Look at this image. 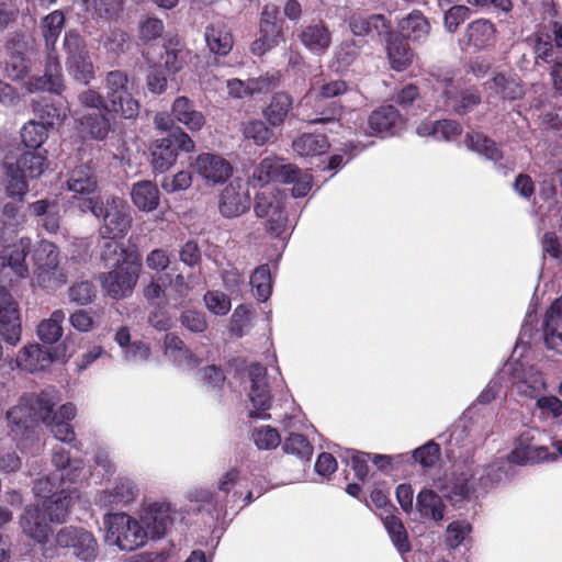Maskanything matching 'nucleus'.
Here are the masks:
<instances>
[{
	"label": "nucleus",
	"instance_id": "58836bf2",
	"mask_svg": "<svg viewBox=\"0 0 562 562\" xmlns=\"http://www.w3.org/2000/svg\"><path fill=\"white\" fill-rule=\"evenodd\" d=\"M209 49L217 55L225 56L233 48V35L227 25L216 22L209 25L204 33Z\"/></svg>",
	"mask_w": 562,
	"mask_h": 562
},
{
	"label": "nucleus",
	"instance_id": "052dcab7",
	"mask_svg": "<svg viewBox=\"0 0 562 562\" xmlns=\"http://www.w3.org/2000/svg\"><path fill=\"white\" fill-rule=\"evenodd\" d=\"M108 54L119 56L130 47L128 34L119 27L111 29L100 41Z\"/></svg>",
	"mask_w": 562,
	"mask_h": 562
},
{
	"label": "nucleus",
	"instance_id": "bb28decb",
	"mask_svg": "<svg viewBox=\"0 0 562 562\" xmlns=\"http://www.w3.org/2000/svg\"><path fill=\"white\" fill-rule=\"evenodd\" d=\"M504 369L512 374L513 383L518 392L525 396L533 397L544 390L546 383L542 374L533 367L525 368L522 364H506Z\"/></svg>",
	"mask_w": 562,
	"mask_h": 562
},
{
	"label": "nucleus",
	"instance_id": "603ef678",
	"mask_svg": "<svg viewBox=\"0 0 562 562\" xmlns=\"http://www.w3.org/2000/svg\"><path fill=\"white\" fill-rule=\"evenodd\" d=\"M486 86L504 100H516L522 95L520 83L514 77H507L504 74L494 76Z\"/></svg>",
	"mask_w": 562,
	"mask_h": 562
},
{
	"label": "nucleus",
	"instance_id": "6ab92c4d",
	"mask_svg": "<svg viewBox=\"0 0 562 562\" xmlns=\"http://www.w3.org/2000/svg\"><path fill=\"white\" fill-rule=\"evenodd\" d=\"M139 495V487L135 480L128 476H117L111 486L100 491L95 496V505L112 509L132 504Z\"/></svg>",
	"mask_w": 562,
	"mask_h": 562
},
{
	"label": "nucleus",
	"instance_id": "393cba45",
	"mask_svg": "<svg viewBox=\"0 0 562 562\" xmlns=\"http://www.w3.org/2000/svg\"><path fill=\"white\" fill-rule=\"evenodd\" d=\"M465 144L470 150L492 161L494 168L503 176H506L513 169L509 160L504 157L497 144L486 135L479 132L468 133Z\"/></svg>",
	"mask_w": 562,
	"mask_h": 562
},
{
	"label": "nucleus",
	"instance_id": "5fc2aeb1",
	"mask_svg": "<svg viewBox=\"0 0 562 562\" xmlns=\"http://www.w3.org/2000/svg\"><path fill=\"white\" fill-rule=\"evenodd\" d=\"M472 525L464 519L451 521L446 529L445 542L450 549H457L471 540Z\"/></svg>",
	"mask_w": 562,
	"mask_h": 562
},
{
	"label": "nucleus",
	"instance_id": "39448f33",
	"mask_svg": "<svg viewBox=\"0 0 562 562\" xmlns=\"http://www.w3.org/2000/svg\"><path fill=\"white\" fill-rule=\"evenodd\" d=\"M3 166L7 173V193L22 200L29 190L27 179H35L47 168L46 150L25 151L15 157L5 154Z\"/></svg>",
	"mask_w": 562,
	"mask_h": 562
},
{
	"label": "nucleus",
	"instance_id": "6e6d98bb",
	"mask_svg": "<svg viewBox=\"0 0 562 562\" xmlns=\"http://www.w3.org/2000/svg\"><path fill=\"white\" fill-rule=\"evenodd\" d=\"M190 52L186 49L179 42H169L165 45V54L162 56L164 65L170 74L180 71L187 64Z\"/></svg>",
	"mask_w": 562,
	"mask_h": 562
},
{
	"label": "nucleus",
	"instance_id": "de8ad7c7",
	"mask_svg": "<svg viewBox=\"0 0 562 562\" xmlns=\"http://www.w3.org/2000/svg\"><path fill=\"white\" fill-rule=\"evenodd\" d=\"M387 58L392 69L405 70L413 61L414 54L407 43L400 37H391L386 44Z\"/></svg>",
	"mask_w": 562,
	"mask_h": 562
},
{
	"label": "nucleus",
	"instance_id": "5701e85b",
	"mask_svg": "<svg viewBox=\"0 0 562 562\" xmlns=\"http://www.w3.org/2000/svg\"><path fill=\"white\" fill-rule=\"evenodd\" d=\"M191 166L199 176L212 184L225 182L233 173L232 165L224 157L212 153L198 155Z\"/></svg>",
	"mask_w": 562,
	"mask_h": 562
},
{
	"label": "nucleus",
	"instance_id": "864d4df0",
	"mask_svg": "<svg viewBox=\"0 0 562 562\" xmlns=\"http://www.w3.org/2000/svg\"><path fill=\"white\" fill-rule=\"evenodd\" d=\"M81 132L95 139H103L110 130L109 120L102 112H91L79 117Z\"/></svg>",
	"mask_w": 562,
	"mask_h": 562
},
{
	"label": "nucleus",
	"instance_id": "3c124183",
	"mask_svg": "<svg viewBox=\"0 0 562 562\" xmlns=\"http://www.w3.org/2000/svg\"><path fill=\"white\" fill-rule=\"evenodd\" d=\"M66 314L63 310L54 311L50 316L43 319L37 326V336L44 344H55L63 336V322Z\"/></svg>",
	"mask_w": 562,
	"mask_h": 562
},
{
	"label": "nucleus",
	"instance_id": "2eb2a0df",
	"mask_svg": "<svg viewBox=\"0 0 562 562\" xmlns=\"http://www.w3.org/2000/svg\"><path fill=\"white\" fill-rule=\"evenodd\" d=\"M139 265H127L115 268L99 277L102 291L113 300H122L130 296L139 277Z\"/></svg>",
	"mask_w": 562,
	"mask_h": 562
},
{
	"label": "nucleus",
	"instance_id": "6e6552de",
	"mask_svg": "<svg viewBox=\"0 0 562 562\" xmlns=\"http://www.w3.org/2000/svg\"><path fill=\"white\" fill-rule=\"evenodd\" d=\"M63 49L66 69L76 81L88 85L94 79L95 70L86 41L77 31L65 33Z\"/></svg>",
	"mask_w": 562,
	"mask_h": 562
},
{
	"label": "nucleus",
	"instance_id": "b1692460",
	"mask_svg": "<svg viewBox=\"0 0 562 562\" xmlns=\"http://www.w3.org/2000/svg\"><path fill=\"white\" fill-rule=\"evenodd\" d=\"M64 79L58 55L49 52L46 56L45 70L43 76L32 77L26 82L29 92L48 91L60 94L64 90Z\"/></svg>",
	"mask_w": 562,
	"mask_h": 562
},
{
	"label": "nucleus",
	"instance_id": "2f4dec72",
	"mask_svg": "<svg viewBox=\"0 0 562 562\" xmlns=\"http://www.w3.org/2000/svg\"><path fill=\"white\" fill-rule=\"evenodd\" d=\"M104 241L100 246V257L104 265L109 268H122L127 265H139L137 256L127 250L124 245L119 241L120 238H102Z\"/></svg>",
	"mask_w": 562,
	"mask_h": 562
},
{
	"label": "nucleus",
	"instance_id": "20e7f679",
	"mask_svg": "<svg viewBox=\"0 0 562 562\" xmlns=\"http://www.w3.org/2000/svg\"><path fill=\"white\" fill-rule=\"evenodd\" d=\"M244 479L239 470L231 469L218 479L217 490L199 488L192 493L196 502L207 510L213 519H224L228 510H236L238 502L244 495Z\"/></svg>",
	"mask_w": 562,
	"mask_h": 562
},
{
	"label": "nucleus",
	"instance_id": "aec40b11",
	"mask_svg": "<svg viewBox=\"0 0 562 562\" xmlns=\"http://www.w3.org/2000/svg\"><path fill=\"white\" fill-rule=\"evenodd\" d=\"M169 505L164 502H143L137 512V519L140 521L143 530L147 533V539H159L166 533L170 522Z\"/></svg>",
	"mask_w": 562,
	"mask_h": 562
},
{
	"label": "nucleus",
	"instance_id": "49530a36",
	"mask_svg": "<svg viewBox=\"0 0 562 562\" xmlns=\"http://www.w3.org/2000/svg\"><path fill=\"white\" fill-rule=\"evenodd\" d=\"M416 506L423 518L439 521L445 516V504L431 490H423L418 493Z\"/></svg>",
	"mask_w": 562,
	"mask_h": 562
},
{
	"label": "nucleus",
	"instance_id": "f704fd0d",
	"mask_svg": "<svg viewBox=\"0 0 562 562\" xmlns=\"http://www.w3.org/2000/svg\"><path fill=\"white\" fill-rule=\"evenodd\" d=\"M172 117L191 132L200 131L205 124V116L198 111L187 97H178L171 106Z\"/></svg>",
	"mask_w": 562,
	"mask_h": 562
},
{
	"label": "nucleus",
	"instance_id": "ddd939ff",
	"mask_svg": "<svg viewBox=\"0 0 562 562\" xmlns=\"http://www.w3.org/2000/svg\"><path fill=\"white\" fill-rule=\"evenodd\" d=\"M7 419L11 432L21 440L34 442V425L38 418L36 397L22 396L18 405L7 412Z\"/></svg>",
	"mask_w": 562,
	"mask_h": 562
},
{
	"label": "nucleus",
	"instance_id": "f03ea898",
	"mask_svg": "<svg viewBox=\"0 0 562 562\" xmlns=\"http://www.w3.org/2000/svg\"><path fill=\"white\" fill-rule=\"evenodd\" d=\"M512 464L514 463L508 457L497 458L487 465H479L473 461L465 463L441 486L440 491L451 502H461L477 491H485L507 480Z\"/></svg>",
	"mask_w": 562,
	"mask_h": 562
},
{
	"label": "nucleus",
	"instance_id": "423d86ee",
	"mask_svg": "<svg viewBox=\"0 0 562 562\" xmlns=\"http://www.w3.org/2000/svg\"><path fill=\"white\" fill-rule=\"evenodd\" d=\"M105 111L123 119H135L139 113V102L135 98L137 82L122 70L109 71L103 80Z\"/></svg>",
	"mask_w": 562,
	"mask_h": 562
},
{
	"label": "nucleus",
	"instance_id": "9b49d317",
	"mask_svg": "<svg viewBox=\"0 0 562 562\" xmlns=\"http://www.w3.org/2000/svg\"><path fill=\"white\" fill-rule=\"evenodd\" d=\"M527 43L532 47L537 63L541 59L562 67V55H558V48H562V24L550 22L543 30L529 36Z\"/></svg>",
	"mask_w": 562,
	"mask_h": 562
},
{
	"label": "nucleus",
	"instance_id": "37998d69",
	"mask_svg": "<svg viewBox=\"0 0 562 562\" xmlns=\"http://www.w3.org/2000/svg\"><path fill=\"white\" fill-rule=\"evenodd\" d=\"M402 123L398 111L393 105H383L371 113L368 120L373 133L393 132Z\"/></svg>",
	"mask_w": 562,
	"mask_h": 562
},
{
	"label": "nucleus",
	"instance_id": "774afa93",
	"mask_svg": "<svg viewBox=\"0 0 562 562\" xmlns=\"http://www.w3.org/2000/svg\"><path fill=\"white\" fill-rule=\"evenodd\" d=\"M536 406L542 418L562 424V401L560 398L554 395H543L537 400Z\"/></svg>",
	"mask_w": 562,
	"mask_h": 562
},
{
	"label": "nucleus",
	"instance_id": "1a4fd4ad",
	"mask_svg": "<svg viewBox=\"0 0 562 562\" xmlns=\"http://www.w3.org/2000/svg\"><path fill=\"white\" fill-rule=\"evenodd\" d=\"M194 147V140L180 128H177L168 137L155 140L150 154L154 171L166 172L177 161L178 150L191 153Z\"/></svg>",
	"mask_w": 562,
	"mask_h": 562
},
{
	"label": "nucleus",
	"instance_id": "7c9ffc66",
	"mask_svg": "<svg viewBox=\"0 0 562 562\" xmlns=\"http://www.w3.org/2000/svg\"><path fill=\"white\" fill-rule=\"evenodd\" d=\"M53 360V355L46 347L29 344L19 351L15 363L21 370L34 373L48 368Z\"/></svg>",
	"mask_w": 562,
	"mask_h": 562
},
{
	"label": "nucleus",
	"instance_id": "0eeeda50",
	"mask_svg": "<svg viewBox=\"0 0 562 562\" xmlns=\"http://www.w3.org/2000/svg\"><path fill=\"white\" fill-rule=\"evenodd\" d=\"M106 529L105 541L123 551H133L144 547L148 539L140 521L127 513H108L103 517Z\"/></svg>",
	"mask_w": 562,
	"mask_h": 562
},
{
	"label": "nucleus",
	"instance_id": "4d7b16f0",
	"mask_svg": "<svg viewBox=\"0 0 562 562\" xmlns=\"http://www.w3.org/2000/svg\"><path fill=\"white\" fill-rule=\"evenodd\" d=\"M383 525L397 551L400 553L408 552L411 546L402 520L396 516L387 515L383 518Z\"/></svg>",
	"mask_w": 562,
	"mask_h": 562
},
{
	"label": "nucleus",
	"instance_id": "412c9836",
	"mask_svg": "<svg viewBox=\"0 0 562 562\" xmlns=\"http://www.w3.org/2000/svg\"><path fill=\"white\" fill-rule=\"evenodd\" d=\"M21 321L16 301L4 286H0V336L15 346L21 339Z\"/></svg>",
	"mask_w": 562,
	"mask_h": 562
},
{
	"label": "nucleus",
	"instance_id": "a18cd8bd",
	"mask_svg": "<svg viewBox=\"0 0 562 562\" xmlns=\"http://www.w3.org/2000/svg\"><path fill=\"white\" fill-rule=\"evenodd\" d=\"M65 26V15L61 11L55 10L42 19L41 29L45 41L46 54L56 52V42Z\"/></svg>",
	"mask_w": 562,
	"mask_h": 562
},
{
	"label": "nucleus",
	"instance_id": "a878e982",
	"mask_svg": "<svg viewBox=\"0 0 562 562\" xmlns=\"http://www.w3.org/2000/svg\"><path fill=\"white\" fill-rule=\"evenodd\" d=\"M250 206V195L239 182H231L220 195L218 210L226 218L243 215Z\"/></svg>",
	"mask_w": 562,
	"mask_h": 562
},
{
	"label": "nucleus",
	"instance_id": "e2e57ef3",
	"mask_svg": "<svg viewBox=\"0 0 562 562\" xmlns=\"http://www.w3.org/2000/svg\"><path fill=\"white\" fill-rule=\"evenodd\" d=\"M282 32V21L279 19V9L277 5H265L260 18V34L280 38Z\"/></svg>",
	"mask_w": 562,
	"mask_h": 562
},
{
	"label": "nucleus",
	"instance_id": "8fccbe9b",
	"mask_svg": "<svg viewBox=\"0 0 562 562\" xmlns=\"http://www.w3.org/2000/svg\"><path fill=\"white\" fill-rule=\"evenodd\" d=\"M91 11L94 20L112 22L116 21L123 10L124 0H81Z\"/></svg>",
	"mask_w": 562,
	"mask_h": 562
},
{
	"label": "nucleus",
	"instance_id": "7ed1b4c3",
	"mask_svg": "<svg viewBox=\"0 0 562 562\" xmlns=\"http://www.w3.org/2000/svg\"><path fill=\"white\" fill-rule=\"evenodd\" d=\"M79 209L102 220L99 227L100 238H123L131 229V209L120 196L104 194L85 198L81 200Z\"/></svg>",
	"mask_w": 562,
	"mask_h": 562
},
{
	"label": "nucleus",
	"instance_id": "13d9d810",
	"mask_svg": "<svg viewBox=\"0 0 562 562\" xmlns=\"http://www.w3.org/2000/svg\"><path fill=\"white\" fill-rule=\"evenodd\" d=\"M255 293L261 302H266L271 295V272L268 265H261L252 272L249 280Z\"/></svg>",
	"mask_w": 562,
	"mask_h": 562
},
{
	"label": "nucleus",
	"instance_id": "a211bd4d",
	"mask_svg": "<svg viewBox=\"0 0 562 562\" xmlns=\"http://www.w3.org/2000/svg\"><path fill=\"white\" fill-rule=\"evenodd\" d=\"M57 546L72 548L74 554L85 562H91L98 553V542L94 536L80 527L61 528L55 538Z\"/></svg>",
	"mask_w": 562,
	"mask_h": 562
},
{
	"label": "nucleus",
	"instance_id": "338daca9",
	"mask_svg": "<svg viewBox=\"0 0 562 562\" xmlns=\"http://www.w3.org/2000/svg\"><path fill=\"white\" fill-rule=\"evenodd\" d=\"M241 131L245 138L251 139L258 146L265 145L273 136V132L260 120L244 123Z\"/></svg>",
	"mask_w": 562,
	"mask_h": 562
},
{
	"label": "nucleus",
	"instance_id": "bf43d9fd",
	"mask_svg": "<svg viewBox=\"0 0 562 562\" xmlns=\"http://www.w3.org/2000/svg\"><path fill=\"white\" fill-rule=\"evenodd\" d=\"M36 115L40 122L47 127L60 124L66 119L68 106L63 102L58 103H44L35 108Z\"/></svg>",
	"mask_w": 562,
	"mask_h": 562
},
{
	"label": "nucleus",
	"instance_id": "c9c22d12",
	"mask_svg": "<svg viewBox=\"0 0 562 562\" xmlns=\"http://www.w3.org/2000/svg\"><path fill=\"white\" fill-rule=\"evenodd\" d=\"M165 355L183 370L194 369L199 364L196 357L186 347L184 342L173 334L164 339Z\"/></svg>",
	"mask_w": 562,
	"mask_h": 562
},
{
	"label": "nucleus",
	"instance_id": "9d476101",
	"mask_svg": "<svg viewBox=\"0 0 562 562\" xmlns=\"http://www.w3.org/2000/svg\"><path fill=\"white\" fill-rule=\"evenodd\" d=\"M60 401L61 397L57 390L49 387L42 391L36 396L38 418L50 428L53 436L57 440L70 443L74 448L78 449L79 447L76 442V435L71 425L54 419L53 407L57 406Z\"/></svg>",
	"mask_w": 562,
	"mask_h": 562
},
{
	"label": "nucleus",
	"instance_id": "473e14b6",
	"mask_svg": "<svg viewBox=\"0 0 562 562\" xmlns=\"http://www.w3.org/2000/svg\"><path fill=\"white\" fill-rule=\"evenodd\" d=\"M544 341L549 349L562 353V296L548 310L543 321Z\"/></svg>",
	"mask_w": 562,
	"mask_h": 562
},
{
	"label": "nucleus",
	"instance_id": "4c0bfd02",
	"mask_svg": "<svg viewBox=\"0 0 562 562\" xmlns=\"http://www.w3.org/2000/svg\"><path fill=\"white\" fill-rule=\"evenodd\" d=\"M467 44L474 48H486L495 42V26L486 19H477L465 29Z\"/></svg>",
	"mask_w": 562,
	"mask_h": 562
},
{
	"label": "nucleus",
	"instance_id": "dca6fc26",
	"mask_svg": "<svg viewBox=\"0 0 562 562\" xmlns=\"http://www.w3.org/2000/svg\"><path fill=\"white\" fill-rule=\"evenodd\" d=\"M537 429H526L516 439L515 448L507 456L514 464L529 465L541 462H553L558 459L557 453H550L546 446H536Z\"/></svg>",
	"mask_w": 562,
	"mask_h": 562
},
{
	"label": "nucleus",
	"instance_id": "f3484780",
	"mask_svg": "<svg viewBox=\"0 0 562 562\" xmlns=\"http://www.w3.org/2000/svg\"><path fill=\"white\" fill-rule=\"evenodd\" d=\"M250 380L249 400L254 409L248 415L250 418H269L267 413L271 407V394L267 382V370L259 363H251L248 367Z\"/></svg>",
	"mask_w": 562,
	"mask_h": 562
},
{
	"label": "nucleus",
	"instance_id": "680f3d73",
	"mask_svg": "<svg viewBox=\"0 0 562 562\" xmlns=\"http://www.w3.org/2000/svg\"><path fill=\"white\" fill-rule=\"evenodd\" d=\"M286 453L296 456L302 462H308L313 456V446L305 436L291 432L283 443Z\"/></svg>",
	"mask_w": 562,
	"mask_h": 562
},
{
	"label": "nucleus",
	"instance_id": "cd10ccee",
	"mask_svg": "<svg viewBox=\"0 0 562 562\" xmlns=\"http://www.w3.org/2000/svg\"><path fill=\"white\" fill-rule=\"evenodd\" d=\"M296 177V167L283 164L278 158H265L254 172V178L261 184L270 181L291 183Z\"/></svg>",
	"mask_w": 562,
	"mask_h": 562
},
{
	"label": "nucleus",
	"instance_id": "0e129e2a",
	"mask_svg": "<svg viewBox=\"0 0 562 562\" xmlns=\"http://www.w3.org/2000/svg\"><path fill=\"white\" fill-rule=\"evenodd\" d=\"M48 127L41 122L30 121L22 127L21 138L29 148L37 149L46 140Z\"/></svg>",
	"mask_w": 562,
	"mask_h": 562
},
{
	"label": "nucleus",
	"instance_id": "e433bc0d",
	"mask_svg": "<svg viewBox=\"0 0 562 562\" xmlns=\"http://www.w3.org/2000/svg\"><path fill=\"white\" fill-rule=\"evenodd\" d=\"M330 144L327 137L317 133H303L292 142L293 151L303 158H313L324 155Z\"/></svg>",
	"mask_w": 562,
	"mask_h": 562
},
{
	"label": "nucleus",
	"instance_id": "c756f323",
	"mask_svg": "<svg viewBox=\"0 0 562 562\" xmlns=\"http://www.w3.org/2000/svg\"><path fill=\"white\" fill-rule=\"evenodd\" d=\"M23 532L41 544H45L52 533L46 522V514L38 506H29L20 518Z\"/></svg>",
	"mask_w": 562,
	"mask_h": 562
},
{
	"label": "nucleus",
	"instance_id": "79ce46f5",
	"mask_svg": "<svg viewBox=\"0 0 562 562\" xmlns=\"http://www.w3.org/2000/svg\"><path fill=\"white\" fill-rule=\"evenodd\" d=\"M131 198L137 209L150 212L157 209L159 204V190L149 180L138 181L132 187Z\"/></svg>",
	"mask_w": 562,
	"mask_h": 562
},
{
	"label": "nucleus",
	"instance_id": "c85d7f7f",
	"mask_svg": "<svg viewBox=\"0 0 562 562\" xmlns=\"http://www.w3.org/2000/svg\"><path fill=\"white\" fill-rule=\"evenodd\" d=\"M68 191L74 193L75 199L81 201L85 198H92L98 188L97 177L90 166L81 164L67 173L65 181ZM81 202H79L80 204Z\"/></svg>",
	"mask_w": 562,
	"mask_h": 562
},
{
	"label": "nucleus",
	"instance_id": "a19ab883",
	"mask_svg": "<svg viewBox=\"0 0 562 562\" xmlns=\"http://www.w3.org/2000/svg\"><path fill=\"white\" fill-rule=\"evenodd\" d=\"M398 29L402 37L418 43L427 38L430 25L420 12L414 11L400 21Z\"/></svg>",
	"mask_w": 562,
	"mask_h": 562
},
{
	"label": "nucleus",
	"instance_id": "ea45409f",
	"mask_svg": "<svg viewBox=\"0 0 562 562\" xmlns=\"http://www.w3.org/2000/svg\"><path fill=\"white\" fill-rule=\"evenodd\" d=\"M349 27L353 35L366 36L387 33L390 26L382 14H353L349 20Z\"/></svg>",
	"mask_w": 562,
	"mask_h": 562
},
{
	"label": "nucleus",
	"instance_id": "c03bdc74",
	"mask_svg": "<svg viewBox=\"0 0 562 562\" xmlns=\"http://www.w3.org/2000/svg\"><path fill=\"white\" fill-rule=\"evenodd\" d=\"M70 504V492L61 488L59 493H53L47 499L43 501L42 507L52 522L59 524L66 520Z\"/></svg>",
	"mask_w": 562,
	"mask_h": 562
},
{
	"label": "nucleus",
	"instance_id": "f257e3e1",
	"mask_svg": "<svg viewBox=\"0 0 562 562\" xmlns=\"http://www.w3.org/2000/svg\"><path fill=\"white\" fill-rule=\"evenodd\" d=\"M9 231L10 225L0 221V273L10 277V283L30 276L26 256L31 251L34 266L33 285L53 291L66 283V274L60 267V252L55 244L43 239L32 248L31 238L13 240L8 236Z\"/></svg>",
	"mask_w": 562,
	"mask_h": 562
},
{
	"label": "nucleus",
	"instance_id": "4468645a",
	"mask_svg": "<svg viewBox=\"0 0 562 562\" xmlns=\"http://www.w3.org/2000/svg\"><path fill=\"white\" fill-rule=\"evenodd\" d=\"M255 213L258 217H267V229L276 237H282L286 231V215L282 198L270 189L256 195Z\"/></svg>",
	"mask_w": 562,
	"mask_h": 562
},
{
	"label": "nucleus",
	"instance_id": "69168bd1",
	"mask_svg": "<svg viewBox=\"0 0 562 562\" xmlns=\"http://www.w3.org/2000/svg\"><path fill=\"white\" fill-rule=\"evenodd\" d=\"M439 459L440 446L432 440L416 448L412 452V456H409V461L413 460L424 469L432 468L439 461Z\"/></svg>",
	"mask_w": 562,
	"mask_h": 562
},
{
	"label": "nucleus",
	"instance_id": "09e8293b",
	"mask_svg": "<svg viewBox=\"0 0 562 562\" xmlns=\"http://www.w3.org/2000/svg\"><path fill=\"white\" fill-rule=\"evenodd\" d=\"M292 104L291 95L285 92H277L263 110V116L270 125L280 126L285 121Z\"/></svg>",
	"mask_w": 562,
	"mask_h": 562
},
{
	"label": "nucleus",
	"instance_id": "72a5a7b5",
	"mask_svg": "<svg viewBox=\"0 0 562 562\" xmlns=\"http://www.w3.org/2000/svg\"><path fill=\"white\" fill-rule=\"evenodd\" d=\"M299 38L315 55H324L331 44V33L322 21L304 26Z\"/></svg>",
	"mask_w": 562,
	"mask_h": 562
},
{
	"label": "nucleus",
	"instance_id": "4be33fe9",
	"mask_svg": "<svg viewBox=\"0 0 562 562\" xmlns=\"http://www.w3.org/2000/svg\"><path fill=\"white\" fill-rule=\"evenodd\" d=\"M52 463L59 473L60 484H79L92 475L81 459L71 458L69 451L61 446H55L52 449Z\"/></svg>",
	"mask_w": 562,
	"mask_h": 562
},
{
	"label": "nucleus",
	"instance_id": "f8f14e48",
	"mask_svg": "<svg viewBox=\"0 0 562 562\" xmlns=\"http://www.w3.org/2000/svg\"><path fill=\"white\" fill-rule=\"evenodd\" d=\"M439 88L442 90L445 106L457 114H467L480 102L481 95L473 88H467L460 79L443 77L438 79Z\"/></svg>",
	"mask_w": 562,
	"mask_h": 562
}]
</instances>
